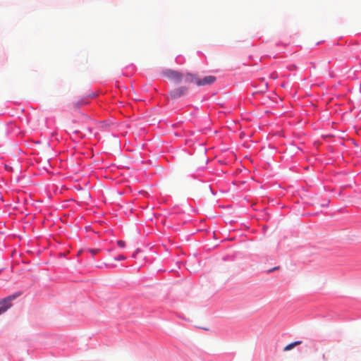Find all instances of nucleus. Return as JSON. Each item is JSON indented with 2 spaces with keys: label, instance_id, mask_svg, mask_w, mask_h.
<instances>
[{
  "label": "nucleus",
  "instance_id": "f03ea898",
  "mask_svg": "<svg viewBox=\"0 0 361 361\" xmlns=\"http://www.w3.org/2000/svg\"><path fill=\"white\" fill-rule=\"evenodd\" d=\"M161 75L176 82H180L183 78V75L181 73L171 69L163 71Z\"/></svg>",
  "mask_w": 361,
  "mask_h": 361
},
{
  "label": "nucleus",
  "instance_id": "39448f33",
  "mask_svg": "<svg viewBox=\"0 0 361 361\" xmlns=\"http://www.w3.org/2000/svg\"><path fill=\"white\" fill-rule=\"evenodd\" d=\"M302 343V341H295L293 343H291L288 345H287L284 348H283V350L284 351H288V350H290L291 349H293L294 347L297 346V345H299Z\"/></svg>",
  "mask_w": 361,
  "mask_h": 361
},
{
  "label": "nucleus",
  "instance_id": "9d476101",
  "mask_svg": "<svg viewBox=\"0 0 361 361\" xmlns=\"http://www.w3.org/2000/svg\"><path fill=\"white\" fill-rule=\"evenodd\" d=\"M115 260H124L126 257L123 255H119L118 257L114 258Z\"/></svg>",
  "mask_w": 361,
  "mask_h": 361
},
{
  "label": "nucleus",
  "instance_id": "f257e3e1",
  "mask_svg": "<svg viewBox=\"0 0 361 361\" xmlns=\"http://www.w3.org/2000/svg\"><path fill=\"white\" fill-rule=\"evenodd\" d=\"M20 294V293H15L13 295H11L8 296L7 298H4L1 302H0V315L3 313H4L8 308L11 307V302L16 299Z\"/></svg>",
  "mask_w": 361,
  "mask_h": 361
},
{
  "label": "nucleus",
  "instance_id": "0eeeda50",
  "mask_svg": "<svg viewBox=\"0 0 361 361\" xmlns=\"http://www.w3.org/2000/svg\"><path fill=\"white\" fill-rule=\"evenodd\" d=\"M100 249L98 248H90L87 251L90 252L92 256L97 255L100 252Z\"/></svg>",
  "mask_w": 361,
  "mask_h": 361
},
{
  "label": "nucleus",
  "instance_id": "7ed1b4c3",
  "mask_svg": "<svg viewBox=\"0 0 361 361\" xmlns=\"http://www.w3.org/2000/svg\"><path fill=\"white\" fill-rule=\"evenodd\" d=\"M188 89L185 87H180L176 89H174L170 92V97L175 99L181 96L185 95L187 93Z\"/></svg>",
  "mask_w": 361,
  "mask_h": 361
},
{
  "label": "nucleus",
  "instance_id": "423d86ee",
  "mask_svg": "<svg viewBox=\"0 0 361 361\" xmlns=\"http://www.w3.org/2000/svg\"><path fill=\"white\" fill-rule=\"evenodd\" d=\"M183 78H185V82H195V79H199L192 74H187L186 75L183 76Z\"/></svg>",
  "mask_w": 361,
  "mask_h": 361
},
{
  "label": "nucleus",
  "instance_id": "20e7f679",
  "mask_svg": "<svg viewBox=\"0 0 361 361\" xmlns=\"http://www.w3.org/2000/svg\"><path fill=\"white\" fill-rule=\"evenodd\" d=\"M216 80V78L213 75H208L204 77L203 79H195V83L198 86H202L205 85H209Z\"/></svg>",
  "mask_w": 361,
  "mask_h": 361
},
{
  "label": "nucleus",
  "instance_id": "6e6552de",
  "mask_svg": "<svg viewBox=\"0 0 361 361\" xmlns=\"http://www.w3.org/2000/svg\"><path fill=\"white\" fill-rule=\"evenodd\" d=\"M82 104H83V103L82 102H73L71 104V108L72 109L76 110L80 107V105H82Z\"/></svg>",
  "mask_w": 361,
  "mask_h": 361
},
{
  "label": "nucleus",
  "instance_id": "9b49d317",
  "mask_svg": "<svg viewBox=\"0 0 361 361\" xmlns=\"http://www.w3.org/2000/svg\"><path fill=\"white\" fill-rule=\"evenodd\" d=\"M279 269V267H274V268H272V269H269V270L268 271V273H271V272L274 271V270H277V269Z\"/></svg>",
  "mask_w": 361,
  "mask_h": 361
},
{
  "label": "nucleus",
  "instance_id": "1a4fd4ad",
  "mask_svg": "<svg viewBox=\"0 0 361 361\" xmlns=\"http://www.w3.org/2000/svg\"><path fill=\"white\" fill-rule=\"evenodd\" d=\"M117 245L121 247H124L126 245V243L123 240L117 241Z\"/></svg>",
  "mask_w": 361,
  "mask_h": 361
}]
</instances>
